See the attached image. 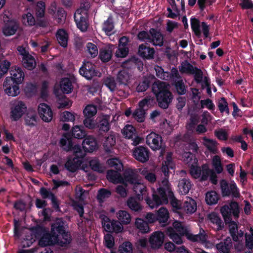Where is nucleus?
<instances>
[{
  "label": "nucleus",
  "mask_w": 253,
  "mask_h": 253,
  "mask_svg": "<svg viewBox=\"0 0 253 253\" xmlns=\"http://www.w3.org/2000/svg\"><path fill=\"white\" fill-rule=\"evenodd\" d=\"M152 91L155 94L160 107L166 109L170 103L172 97L169 91V85L165 82L157 81L152 85Z\"/></svg>",
  "instance_id": "nucleus-1"
},
{
  "label": "nucleus",
  "mask_w": 253,
  "mask_h": 253,
  "mask_svg": "<svg viewBox=\"0 0 253 253\" xmlns=\"http://www.w3.org/2000/svg\"><path fill=\"white\" fill-rule=\"evenodd\" d=\"M190 166V172L191 175L194 178H198L201 177V180H206L209 177L213 184H216V175L213 170L209 169L207 165H203L202 169L196 166H194V164H192Z\"/></svg>",
  "instance_id": "nucleus-2"
},
{
  "label": "nucleus",
  "mask_w": 253,
  "mask_h": 253,
  "mask_svg": "<svg viewBox=\"0 0 253 253\" xmlns=\"http://www.w3.org/2000/svg\"><path fill=\"white\" fill-rule=\"evenodd\" d=\"M90 8V4L88 2L82 3L80 7L74 14V19L77 26L81 31L85 32L88 28V12Z\"/></svg>",
  "instance_id": "nucleus-3"
},
{
  "label": "nucleus",
  "mask_w": 253,
  "mask_h": 253,
  "mask_svg": "<svg viewBox=\"0 0 253 253\" xmlns=\"http://www.w3.org/2000/svg\"><path fill=\"white\" fill-rule=\"evenodd\" d=\"M186 237L189 241L198 243L207 249L211 248L213 247V243L209 240V236L208 232L202 228L200 229L198 234L186 233Z\"/></svg>",
  "instance_id": "nucleus-4"
},
{
  "label": "nucleus",
  "mask_w": 253,
  "mask_h": 253,
  "mask_svg": "<svg viewBox=\"0 0 253 253\" xmlns=\"http://www.w3.org/2000/svg\"><path fill=\"white\" fill-rule=\"evenodd\" d=\"M17 49L21 56L23 66L29 70H32L35 68L37 64L35 58L29 53L28 50L22 46H18Z\"/></svg>",
  "instance_id": "nucleus-5"
},
{
  "label": "nucleus",
  "mask_w": 253,
  "mask_h": 253,
  "mask_svg": "<svg viewBox=\"0 0 253 253\" xmlns=\"http://www.w3.org/2000/svg\"><path fill=\"white\" fill-rule=\"evenodd\" d=\"M153 200L152 201L149 198H147V204L151 209H154L158 206L167 204L168 200L166 194L165 188L160 187L158 189L157 193L153 195Z\"/></svg>",
  "instance_id": "nucleus-6"
},
{
  "label": "nucleus",
  "mask_w": 253,
  "mask_h": 253,
  "mask_svg": "<svg viewBox=\"0 0 253 253\" xmlns=\"http://www.w3.org/2000/svg\"><path fill=\"white\" fill-rule=\"evenodd\" d=\"M146 143L154 150H159L162 148L160 158L164 155L165 149L162 148V139L160 135L154 132H151L146 137Z\"/></svg>",
  "instance_id": "nucleus-7"
},
{
  "label": "nucleus",
  "mask_w": 253,
  "mask_h": 253,
  "mask_svg": "<svg viewBox=\"0 0 253 253\" xmlns=\"http://www.w3.org/2000/svg\"><path fill=\"white\" fill-rule=\"evenodd\" d=\"M220 184L223 196L232 195L235 198L240 197L239 190L234 181L228 183L225 180L223 179L220 181Z\"/></svg>",
  "instance_id": "nucleus-8"
},
{
  "label": "nucleus",
  "mask_w": 253,
  "mask_h": 253,
  "mask_svg": "<svg viewBox=\"0 0 253 253\" xmlns=\"http://www.w3.org/2000/svg\"><path fill=\"white\" fill-rule=\"evenodd\" d=\"M102 225L107 232H113L116 233H121L124 230V227L118 221L110 220L107 216L102 217Z\"/></svg>",
  "instance_id": "nucleus-9"
},
{
  "label": "nucleus",
  "mask_w": 253,
  "mask_h": 253,
  "mask_svg": "<svg viewBox=\"0 0 253 253\" xmlns=\"http://www.w3.org/2000/svg\"><path fill=\"white\" fill-rule=\"evenodd\" d=\"M27 111L26 104L21 101H15L10 109V118L14 121L18 120Z\"/></svg>",
  "instance_id": "nucleus-10"
},
{
  "label": "nucleus",
  "mask_w": 253,
  "mask_h": 253,
  "mask_svg": "<svg viewBox=\"0 0 253 253\" xmlns=\"http://www.w3.org/2000/svg\"><path fill=\"white\" fill-rule=\"evenodd\" d=\"M220 212L225 221L230 219L231 213L235 217L238 218L240 212L239 205L236 202H231L229 206H223L220 209Z\"/></svg>",
  "instance_id": "nucleus-11"
},
{
  "label": "nucleus",
  "mask_w": 253,
  "mask_h": 253,
  "mask_svg": "<svg viewBox=\"0 0 253 253\" xmlns=\"http://www.w3.org/2000/svg\"><path fill=\"white\" fill-rule=\"evenodd\" d=\"M18 84L9 77H7L3 83V88L6 94L11 96H16L20 93Z\"/></svg>",
  "instance_id": "nucleus-12"
},
{
  "label": "nucleus",
  "mask_w": 253,
  "mask_h": 253,
  "mask_svg": "<svg viewBox=\"0 0 253 253\" xmlns=\"http://www.w3.org/2000/svg\"><path fill=\"white\" fill-rule=\"evenodd\" d=\"M38 111L40 117L43 121L48 123L52 120L53 112L50 106L46 104H40Z\"/></svg>",
  "instance_id": "nucleus-13"
},
{
  "label": "nucleus",
  "mask_w": 253,
  "mask_h": 253,
  "mask_svg": "<svg viewBox=\"0 0 253 253\" xmlns=\"http://www.w3.org/2000/svg\"><path fill=\"white\" fill-rule=\"evenodd\" d=\"M133 156L136 160L144 163L149 160L150 151L146 147L143 146L137 147L133 151Z\"/></svg>",
  "instance_id": "nucleus-14"
},
{
  "label": "nucleus",
  "mask_w": 253,
  "mask_h": 253,
  "mask_svg": "<svg viewBox=\"0 0 253 253\" xmlns=\"http://www.w3.org/2000/svg\"><path fill=\"white\" fill-rule=\"evenodd\" d=\"M177 174L180 177H184L179 181L178 184V191L182 195H186L189 192L191 188V183L189 179L184 177L186 174L184 170L179 171Z\"/></svg>",
  "instance_id": "nucleus-15"
},
{
  "label": "nucleus",
  "mask_w": 253,
  "mask_h": 253,
  "mask_svg": "<svg viewBox=\"0 0 253 253\" xmlns=\"http://www.w3.org/2000/svg\"><path fill=\"white\" fill-rule=\"evenodd\" d=\"M164 235L163 232L157 231L153 232L149 238V243L153 249H158L163 245Z\"/></svg>",
  "instance_id": "nucleus-16"
},
{
  "label": "nucleus",
  "mask_w": 253,
  "mask_h": 253,
  "mask_svg": "<svg viewBox=\"0 0 253 253\" xmlns=\"http://www.w3.org/2000/svg\"><path fill=\"white\" fill-rule=\"evenodd\" d=\"M83 148L87 152H92L97 150L98 145L94 137L91 135L86 136L82 143Z\"/></svg>",
  "instance_id": "nucleus-17"
},
{
  "label": "nucleus",
  "mask_w": 253,
  "mask_h": 253,
  "mask_svg": "<svg viewBox=\"0 0 253 253\" xmlns=\"http://www.w3.org/2000/svg\"><path fill=\"white\" fill-rule=\"evenodd\" d=\"M110 117L108 115L99 116L97 118L96 127L100 131L107 132L110 129Z\"/></svg>",
  "instance_id": "nucleus-18"
},
{
  "label": "nucleus",
  "mask_w": 253,
  "mask_h": 253,
  "mask_svg": "<svg viewBox=\"0 0 253 253\" xmlns=\"http://www.w3.org/2000/svg\"><path fill=\"white\" fill-rule=\"evenodd\" d=\"M79 72L80 74L89 80L96 75L93 65L89 62H86L80 68Z\"/></svg>",
  "instance_id": "nucleus-19"
},
{
  "label": "nucleus",
  "mask_w": 253,
  "mask_h": 253,
  "mask_svg": "<svg viewBox=\"0 0 253 253\" xmlns=\"http://www.w3.org/2000/svg\"><path fill=\"white\" fill-rule=\"evenodd\" d=\"M133 190L136 194L139 201L143 200V196L147 195V188L146 186L140 180L133 185Z\"/></svg>",
  "instance_id": "nucleus-20"
},
{
  "label": "nucleus",
  "mask_w": 253,
  "mask_h": 253,
  "mask_svg": "<svg viewBox=\"0 0 253 253\" xmlns=\"http://www.w3.org/2000/svg\"><path fill=\"white\" fill-rule=\"evenodd\" d=\"M83 163L81 158H69L65 164L66 169L71 172H75L79 169Z\"/></svg>",
  "instance_id": "nucleus-21"
},
{
  "label": "nucleus",
  "mask_w": 253,
  "mask_h": 253,
  "mask_svg": "<svg viewBox=\"0 0 253 253\" xmlns=\"http://www.w3.org/2000/svg\"><path fill=\"white\" fill-rule=\"evenodd\" d=\"M124 179L126 182H127L132 185L136 183L138 180L139 176L135 169H126L124 173Z\"/></svg>",
  "instance_id": "nucleus-22"
},
{
  "label": "nucleus",
  "mask_w": 253,
  "mask_h": 253,
  "mask_svg": "<svg viewBox=\"0 0 253 253\" xmlns=\"http://www.w3.org/2000/svg\"><path fill=\"white\" fill-rule=\"evenodd\" d=\"M196 209L197 205L195 201L189 197H187L181 207V210L187 214H192L196 211Z\"/></svg>",
  "instance_id": "nucleus-23"
},
{
  "label": "nucleus",
  "mask_w": 253,
  "mask_h": 253,
  "mask_svg": "<svg viewBox=\"0 0 253 253\" xmlns=\"http://www.w3.org/2000/svg\"><path fill=\"white\" fill-rule=\"evenodd\" d=\"M18 28V24L15 20H12L7 22L3 28V33L6 36L14 35Z\"/></svg>",
  "instance_id": "nucleus-24"
},
{
  "label": "nucleus",
  "mask_w": 253,
  "mask_h": 253,
  "mask_svg": "<svg viewBox=\"0 0 253 253\" xmlns=\"http://www.w3.org/2000/svg\"><path fill=\"white\" fill-rule=\"evenodd\" d=\"M130 79L131 75L126 69H123L119 72L117 77V81L119 84L124 86L128 85L130 82Z\"/></svg>",
  "instance_id": "nucleus-25"
},
{
  "label": "nucleus",
  "mask_w": 253,
  "mask_h": 253,
  "mask_svg": "<svg viewBox=\"0 0 253 253\" xmlns=\"http://www.w3.org/2000/svg\"><path fill=\"white\" fill-rule=\"evenodd\" d=\"M58 242V237L55 235L51 236L49 234H44L40 240L39 244L41 247L50 246Z\"/></svg>",
  "instance_id": "nucleus-26"
},
{
  "label": "nucleus",
  "mask_w": 253,
  "mask_h": 253,
  "mask_svg": "<svg viewBox=\"0 0 253 253\" xmlns=\"http://www.w3.org/2000/svg\"><path fill=\"white\" fill-rule=\"evenodd\" d=\"M151 42L154 45L161 46L163 44L164 38L162 34L154 29H150Z\"/></svg>",
  "instance_id": "nucleus-27"
},
{
  "label": "nucleus",
  "mask_w": 253,
  "mask_h": 253,
  "mask_svg": "<svg viewBox=\"0 0 253 253\" xmlns=\"http://www.w3.org/2000/svg\"><path fill=\"white\" fill-rule=\"evenodd\" d=\"M171 156V153L167 152L166 154V160H165L162 163L161 168L162 171L166 177L169 175V169H172L173 167Z\"/></svg>",
  "instance_id": "nucleus-28"
},
{
  "label": "nucleus",
  "mask_w": 253,
  "mask_h": 253,
  "mask_svg": "<svg viewBox=\"0 0 253 253\" xmlns=\"http://www.w3.org/2000/svg\"><path fill=\"white\" fill-rule=\"evenodd\" d=\"M11 76L10 77L15 83L21 84L24 78V73L22 69L18 67H15L11 70Z\"/></svg>",
  "instance_id": "nucleus-29"
},
{
  "label": "nucleus",
  "mask_w": 253,
  "mask_h": 253,
  "mask_svg": "<svg viewBox=\"0 0 253 253\" xmlns=\"http://www.w3.org/2000/svg\"><path fill=\"white\" fill-rule=\"evenodd\" d=\"M202 144L210 152L214 154L217 152V143L215 140L206 137H202Z\"/></svg>",
  "instance_id": "nucleus-30"
},
{
  "label": "nucleus",
  "mask_w": 253,
  "mask_h": 253,
  "mask_svg": "<svg viewBox=\"0 0 253 253\" xmlns=\"http://www.w3.org/2000/svg\"><path fill=\"white\" fill-rule=\"evenodd\" d=\"M119 171L113 170H108L106 176L107 179L114 183H123L124 179Z\"/></svg>",
  "instance_id": "nucleus-31"
},
{
  "label": "nucleus",
  "mask_w": 253,
  "mask_h": 253,
  "mask_svg": "<svg viewBox=\"0 0 253 253\" xmlns=\"http://www.w3.org/2000/svg\"><path fill=\"white\" fill-rule=\"evenodd\" d=\"M138 53L143 58L151 59L153 58L154 50L142 44L139 46Z\"/></svg>",
  "instance_id": "nucleus-32"
},
{
  "label": "nucleus",
  "mask_w": 253,
  "mask_h": 253,
  "mask_svg": "<svg viewBox=\"0 0 253 253\" xmlns=\"http://www.w3.org/2000/svg\"><path fill=\"white\" fill-rule=\"evenodd\" d=\"M134 225L135 227L142 233H147L150 231L148 223L141 218L135 219Z\"/></svg>",
  "instance_id": "nucleus-33"
},
{
  "label": "nucleus",
  "mask_w": 253,
  "mask_h": 253,
  "mask_svg": "<svg viewBox=\"0 0 253 253\" xmlns=\"http://www.w3.org/2000/svg\"><path fill=\"white\" fill-rule=\"evenodd\" d=\"M117 217L119 222L122 225H127L130 223L131 216L130 214L126 211L121 210L117 213Z\"/></svg>",
  "instance_id": "nucleus-34"
},
{
  "label": "nucleus",
  "mask_w": 253,
  "mask_h": 253,
  "mask_svg": "<svg viewBox=\"0 0 253 253\" xmlns=\"http://www.w3.org/2000/svg\"><path fill=\"white\" fill-rule=\"evenodd\" d=\"M140 201L138 199L137 197L136 198L131 197L127 199L126 203L128 208L132 211H139L142 209Z\"/></svg>",
  "instance_id": "nucleus-35"
},
{
  "label": "nucleus",
  "mask_w": 253,
  "mask_h": 253,
  "mask_svg": "<svg viewBox=\"0 0 253 253\" xmlns=\"http://www.w3.org/2000/svg\"><path fill=\"white\" fill-rule=\"evenodd\" d=\"M113 47V45H107L100 50L99 57L103 62H107L111 59Z\"/></svg>",
  "instance_id": "nucleus-36"
},
{
  "label": "nucleus",
  "mask_w": 253,
  "mask_h": 253,
  "mask_svg": "<svg viewBox=\"0 0 253 253\" xmlns=\"http://www.w3.org/2000/svg\"><path fill=\"white\" fill-rule=\"evenodd\" d=\"M51 15L58 24L64 23L66 18V12L61 7H58L57 11Z\"/></svg>",
  "instance_id": "nucleus-37"
},
{
  "label": "nucleus",
  "mask_w": 253,
  "mask_h": 253,
  "mask_svg": "<svg viewBox=\"0 0 253 253\" xmlns=\"http://www.w3.org/2000/svg\"><path fill=\"white\" fill-rule=\"evenodd\" d=\"M56 38L59 43L63 47L67 46L68 41V34L63 29L59 30L56 33Z\"/></svg>",
  "instance_id": "nucleus-38"
},
{
  "label": "nucleus",
  "mask_w": 253,
  "mask_h": 253,
  "mask_svg": "<svg viewBox=\"0 0 253 253\" xmlns=\"http://www.w3.org/2000/svg\"><path fill=\"white\" fill-rule=\"evenodd\" d=\"M167 234L175 244L180 245L183 243V241L181 239V236L183 235H180L178 233L175 232V231L172 229V227L168 228Z\"/></svg>",
  "instance_id": "nucleus-39"
},
{
  "label": "nucleus",
  "mask_w": 253,
  "mask_h": 253,
  "mask_svg": "<svg viewBox=\"0 0 253 253\" xmlns=\"http://www.w3.org/2000/svg\"><path fill=\"white\" fill-rule=\"evenodd\" d=\"M116 144V136L114 133L111 132L107 137L105 138L103 147L106 152H110L111 148Z\"/></svg>",
  "instance_id": "nucleus-40"
},
{
  "label": "nucleus",
  "mask_w": 253,
  "mask_h": 253,
  "mask_svg": "<svg viewBox=\"0 0 253 253\" xmlns=\"http://www.w3.org/2000/svg\"><path fill=\"white\" fill-rule=\"evenodd\" d=\"M40 193L42 196V197L44 199L49 198L50 199L53 206L58 208V205L57 203V199L55 197L54 195L49 190H47L44 187H42L40 189Z\"/></svg>",
  "instance_id": "nucleus-41"
},
{
  "label": "nucleus",
  "mask_w": 253,
  "mask_h": 253,
  "mask_svg": "<svg viewBox=\"0 0 253 253\" xmlns=\"http://www.w3.org/2000/svg\"><path fill=\"white\" fill-rule=\"evenodd\" d=\"M169 218V213L165 208H161L157 211V219L160 223H165Z\"/></svg>",
  "instance_id": "nucleus-42"
},
{
  "label": "nucleus",
  "mask_w": 253,
  "mask_h": 253,
  "mask_svg": "<svg viewBox=\"0 0 253 253\" xmlns=\"http://www.w3.org/2000/svg\"><path fill=\"white\" fill-rule=\"evenodd\" d=\"M60 88L64 93H69L71 92L73 85L69 79L64 78L60 82Z\"/></svg>",
  "instance_id": "nucleus-43"
},
{
  "label": "nucleus",
  "mask_w": 253,
  "mask_h": 253,
  "mask_svg": "<svg viewBox=\"0 0 253 253\" xmlns=\"http://www.w3.org/2000/svg\"><path fill=\"white\" fill-rule=\"evenodd\" d=\"M60 146L65 151L68 152L72 150L73 143L70 138L63 136L60 140Z\"/></svg>",
  "instance_id": "nucleus-44"
},
{
  "label": "nucleus",
  "mask_w": 253,
  "mask_h": 253,
  "mask_svg": "<svg viewBox=\"0 0 253 253\" xmlns=\"http://www.w3.org/2000/svg\"><path fill=\"white\" fill-rule=\"evenodd\" d=\"M205 199L207 203L211 205L217 203L219 197L216 192L211 191L207 193Z\"/></svg>",
  "instance_id": "nucleus-45"
},
{
  "label": "nucleus",
  "mask_w": 253,
  "mask_h": 253,
  "mask_svg": "<svg viewBox=\"0 0 253 253\" xmlns=\"http://www.w3.org/2000/svg\"><path fill=\"white\" fill-rule=\"evenodd\" d=\"M139 172L144 176L145 179L151 183H154L156 181V174L152 172L149 171L146 169H139Z\"/></svg>",
  "instance_id": "nucleus-46"
},
{
  "label": "nucleus",
  "mask_w": 253,
  "mask_h": 253,
  "mask_svg": "<svg viewBox=\"0 0 253 253\" xmlns=\"http://www.w3.org/2000/svg\"><path fill=\"white\" fill-rule=\"evenodd\" d=\"M107 163L109 167L114 168L118 171H121L123 170V164L118 158L109 159L107 160Z\"/></svg>",
  "instance_id": "nucleus-47"
},
{
  "label": "nucleus",
  "mask_w": 253,
  "mask_h": 253,
  "mask_svg": "<svg viewBox=\"0 0 253 253\" xmlns=\"http://www.w3.org/2000/svg\"><path fill=\"white\" fill-rule=\"evenodd\" d=\"M45 4L40 1L37 2L36 7V16L37 18H43L45 14Z\"/></svg>",
  "instance_id": "nucleus-48"
},
{
  "label": "nucleus",
  "mask_w": 253,
  "mask_h": 253,
  "mask_svg": "<svg viewBox=\"0 0 253 253\" xmlns=\"http://www.w3.org/2000/svg\"><path fill=\"white\" fill-rule=\"evenodd\" d=\"M22 22L26 26H32L35 24L36 21L33 15L30 12L22 15Z\"/></svg>",
  "instance_id": "nucleus-49"
},
{
  "label": "nucleus",
  "mask_w": 253,
  "mask_h": 253,
  "mask_svg": "<svg viewBox=\"0 0 253 253\" xmlns=\"http://www.w3.org/2000/svg\"><path fill=\"white\" fill-rule=\"evenodd\" d=\"M91 169L94 171L102 172L104 170V167L99 163L98 159L93 158L89 162Z\"/></svg>",
  "instance_id": "nucleus-50"
},
{
  "label": "nucleus",
  "mask_w": 253,
  "mask_h": 253,
  "mask_svg": "<svg viewBox=\"0 0 253 253\" xmlns=\"http://www.w3.org/2000/svg\"><path fill=\"white\" fill-rule=\"evenodd\" d=\"M232 244L230 240L228 242H220L216 245V249L220 253H229Z\"/></svg>",
  "instance_id": "nucleus-51"
},
{
  "label": "nucleus",
  "mask_w": 253,
  "mask_h": 253,
  "mask_svg": "<svg viewBox=\"0 0 253 253\" xmlns=\"http://www.w3.org/2000/svg\"><path fill=\"white\" fill-rule=\"evenodd\" d=\"M96 106L91 104L87 105L83 111L85 117H93L96 114Z\"/></svg>",
  "instance_id": "nucleus-52"
},
{
  "label": "nucleus",
  "mask_w": 253,
  "mask_h": 253,
  "mask_svg": "<svg viewBox=\"0 0 253 253\" xmlns=\"http://www.w3.org/2000/svg\"><path fill=\"white\" fill-rule=\"evenodd\" d=\"M155 70L156 71V76L159 78L164 80H169L170 79V77L169 76V73L165 72L161 67L156 66L155 67Z\"/></svg>",
  "instance_id": "nucleus-53"
},
{
  "label": "nucleus",
  "mask_w": 253,
  "mask_h": 253,
  "mask_svg": "<svg viewBox=\"0 0 253 253\" xmlns=\"http://www.w3.org/2000/svg\"><path fill=\"white\" fill-rule=\"evenodd\" d=\"M194 68L188 62L184 61L179 66V70L181 73L191 74L193 72Z\"/></svg>",
  "instance_id": "nucleus-54"
},
{
  "label": "nucleus",
  "mask_w": 253,
  "mask_h": 253,
  "mask_svg": "<svg viewBox=\"0 0 253 253\" xmlns=\"http://www.w3.org/2000/svg\"><path fill=\"white\" fill-rule=\"evenodd\" d=\"M73 135L77 138L81 139L86 136V132L81 126H76L72 129Z\"/></svg>",
  "instance_id": "nucleus-55"
},
{
  "label": "nucleus",
  "mask_w": 253,
  "mask_h": 253,
  "mask_svg": "<svg viewBox=\"0 0 253 253\" xmlns=\"http://www.w3.org/2000/svg\"><path fill=\"white\" fill-rule=\"evenodd\" d=\"M118 253H132V245L129 242H125L121 245Z\"/></svg>",
  "instance_id": "nucleus-56"
},
{
  "label": "nucleus",
  "mask_w": 253,
  "mask_h": 253,
  "mask_svg": "<svg viewBox=\"0 0 253 253\" xmlns=\"http://www.w3.org/2000/svg\"><path fill=\"white\" fill-rule=\"evenodd\" d=\"M183 161L189 166L192 164H196V159L195 156L190 152H184L182 155Z\"/></svg>",
  "instance_id": "nucleus-57"
},
{
  "label": "nucleus",
  "mask_w": 253,
  "mask_h": 253,
  "mask_svg": "<svg viewBox=\"0 0 253 253\" xmlns=\"http://www.w3.org/2000/svg\"><path fill=\"white\" fill-rule=\"evenodd\" d=\"M208 219L213 224H216L218 229L221 228L223 225L222 220L216 213L212 212L209 214Z\"/></svg>",
  "instance_id": "nucleus-58"
},
{
  "label": "nucleus",
  "mask_w": 253,
  "mask_h": 253,
  "mask_svg": "<svg viewBox=\"0 0 253 253\" xmlns=\"http://www.w3.org/2000/svg\"><path fill=\"white\" fill-rule=\"evenodd\" d=\"M145 111L143 109L137 108L133 113L132 116L137 122L142 123L145 120Z\"/></svg>",
  "instance_id": "nucleus-59"
},
{
  "label": "nucleus",
  "mask_w": 253,
  "mask_h": 253,
  "mask_svg": "<svg viewBox=\"0 0 253 253\" xmlns=\"http://www.w3.org/2000/svg\"><path fill=\"white\" fill-rule=\"evenodd\" d=\"M114 27L113 19L112 18L109 17L103 23L102 29L106 34L111 35Z\"/></svg>",
  "instance_id": "nucleus-60"
},
{
  "label": "nucleus",
  "mask_w": 253,
  "mask_h": 253,
  "mask_svg": "<svg viewBox=\"0 0 253 253\" xmlns=\"http://www.w3.org/2000/svg\"><path fill=\"white\" fill-rule=\"evenodd\" d=\"M56 237H58V243L61 246H64L66 244H69L71 240V236L68 233L64 232L59 236L57 235Z\"/></svg>",
  "instance_id": "nucleus-61"
},
{
  "label": "nucleus",
  "mask_w": 253,
  "mask_h": 253,
  "mask_svg": "<svg viewBox=\"0 0 253 253\" xmlns=\"http://www.w3.org/2000/svg\"><path fill=\"white\" fill-rule=\"evenodd\" d=\"M86 51L91 57L94 58L98 55V48L95 44L91 42H88L86 45Z\"/></svg>",
  "instance_id": "nucleus-62"
},
{
  "label": "nucleus",
  "mask_w": 253,
  "mask_h": 253,
  "mask_svg": "<svg viewBox=\"0 0 253 253\" xmlns=\"http://www.w3.org/2000/svg\"><path fill=\"white\" fill-rule=\"evenodd\" d=\"M123 133L125 137L132 138L135 135V129L132 126L126 125L123 129Z\"/></svg>",
  "instance_id": "nucleus-63"
},
{
  "label": "nucleus",
  "mask_w": 253,
  "mask_h": 253,
  "mask_svg": "<svg viewBox=\"0 0 253 253\" xmlns=\"http://www.w3.org/2000/svg\"><path fill=\"white\" fill-rule=\"evenodd\" d=\"M111 192L105 189H101L99 190L97 195V200L100 203H102L111 196Z\"/></svg>",
  "instance_id": "nucleus-64"
}]
</instances>
